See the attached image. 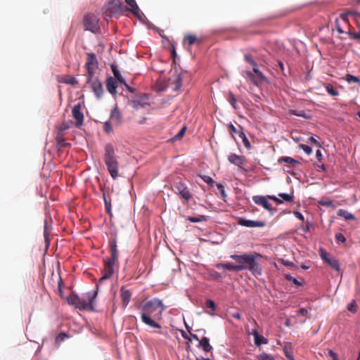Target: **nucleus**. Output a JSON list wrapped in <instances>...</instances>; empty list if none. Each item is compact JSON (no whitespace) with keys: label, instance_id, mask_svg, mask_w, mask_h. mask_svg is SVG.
Listing matches in <instances>:
<instances>
[{"label":"nucleus","instance_id":"nucleus-26","mask_svg":"<svg viewBox=\"0 0 360 360\" xmlns=\"http://www.w3.org/2000/svg\"><path fill=\"white\" fill-rule=\"evenodd\" d=\"M338 215L345 218L346 220H354L356 219L354 214L343 209L338 210Z\"/></svg>","mask_w":360,"mask_h":360},{"label":"nucleus","instance_id":"nucleus-38","mask_svg":"<svg viewBox=\"0 0 360 360\" xmlns=\"http://www.w3.org/2000/svg\"><path fill=\"white\" fill-rule=\"evenodd\" d=\"M239 136L241 138L242 141H243V143L244 144V146L247 148V149H250L251 148V145H250V143L249 141V140L248 139V138L246 137L245 134H244V132L241 131L240 134H239Z\"/></svg>","mask_w":360,"mask_h":360},{"label":"nucleus","instance_id":"nucleus-29","mask_svg":"<svg viewBox=\"0 0 360 360\" xmlns=\"http://www.w3.org/2000/svg\"><path fill=\"white\" fill-rule=\"evenodd\" d=\"M278 162L279 163H282V162L289 163L292 166H295L296 165L300 164V162L296 160L295 159L290 158V157H286V156L281 157L278 160Z\"/></svg>","mask_w":360,"mask_h":360},{"label":"nucleus","instance_id":"nucleus-47","mask_svg":"<svg viewBox=\"0 0 360 360\" xmlns=\"http://www.w3.org/2000/svg\"><path fill=\"white\" fill-rule=\"evenodd\" d=\"M258 359L259 360H275L273 356L268 354L265 352H262V354H260L258 356Z\"/></svg>","mask_w":360,"mask_h":360},{"label":"nucleus","instance_id":"nucleus-9","mask_svg":"<svg viewBox=\"0 0 360 360\" xmlns=\"http://www.w3.org/2000/svg\"><path fill=\"white\" fill-rule=\"evenodd\" d=\"M148 100V97L146 94H141L131 100L130 103L134 109L138 110L139 108H145L146 106L149 105Z\"/></svg>","mask_w":360,"mask_h":360},{"label":"nucleus","instance_id":"nucleus-43","mask_svg":"<svg viewBox=\"0 0 360 360\" xmlns=\"http://www.w3.org/2000/svg\"><path fill=\"white\" fill-rule=\"evenodd\" d=\"M111 123H112V122L108 120V121L105 122L103 124V131L107 134H109L112 131V127Z\"/></svg>","mask_w":360,"mask_h":360},{"label":"nucleus","instance_id":"nucleus-59","mask_svg":"<svg viewBox=\"0 0 360 360\" xmlns=\"http://www.w3.org/2000/svg\"><path fill=\"white\" fill-rule=\"evenodd\" d=\"M297 315L306 316L308 314L307 309L302 308L297 311Z\"/></svg>","mask_w":360,"mask_h":360},{"label":"nucleus","instance_id":"nucleus-31","mask_svg":"<svg viewBox=\"0 0 360 360\" xmlns=\"http://www.w3.org/2000/svg\"><path fill=\"white\" fill-rule=\"evenodd\" d=\"M349 15H352L354 17H356V16L360 17V13H358L355 11H347V12L341 13L340 17L344 22H348V16Z\"/></svg>","mask_w":360,"mask_h":360},{"label":"nucleus","instance_id":"nucleus-14","mask_svg":"<svg viewBox=\"0 0 360 360\" xmlns=\"http://www.w3.org/2000/svg\"><path fill=\"white\" fill-rule=\"evenodd\" d=\"M89 85L96 97L100 99L104 92L103 87L101 81L99 79L95 80L92 83L89 84Z\"/></svg>","mask_w":360,"mask_h":360},{"label":"nucleus","instance_id":"nucleus-54","mask_svg":"<svg viewBox=\"0 0 360 360\" xmlns=\"http://www.w3.org/2000/svg\"><path fill=\"white\" fill-rule=\"evenodd\" d=\"M103 199H104V202H105V210L108 214H110V212H111L110 202L107 200L105 194L103 195Z\"/></svg>","mask_w":360,"mask_h":360},{"label":"nucleus","instance_id":"nucleus-45","mask_svg":"<svg viewBox=\"0 0 360 360\" xmlns=\"http://www.w3.org/2000/svg\"><path fill=\"white\" fill-rule=\"evenodd\" d=\"M278 195L283 198V200L286 202H291L293 200L294 195L293 194L288 193H279Z\"/></svg>","mask_w":360,"mask_h":360},{"label":"nucleus","instance_id":"nucleus-46","mask_svg":"<svg viewBox=\"0 0 360 360\" xmlns=\"http://www.w3.org/2000/svg\"><path fill=\"white\" fill-rule=\"evenodd\" d=\"M186 130V127H182L181 129L179 131V132L177 133L173 137V140H174V141L180 140L184 136Z\"/></svg>","mask_w":360,"mask_h":360},{"label":"nucleus","instance_id":"nucleus-24","mask_svg":"<svg viewBox=\"0 0 360 360\" xmlns=\"http://www.w3.org/2000/svg\"><path fill=\"white\" fill-rule=\"evenodd\" d=\"M111 69H112V71L113 72V75L115 77V79L120 83V84H124V86H127V84L126 83L124 79L122 77V76L121 75L120 71L117 70L116 65H111Z\"/></svg>","mask_w":360,"mask_h":360},{"label":"nucleus","instance_id":"nucleus-28","mask_svg":"<svg viewBox=\"0 0 360 360\" xmlns=\"http://www.w3.org/2000/svg\"><path fill=\"white\" fill-rule=\"evenodd\" d=\"M56 141L57 143V146L58 148H64L69 145V143H66L63 134L61 132H59L56 138Z\"/></svg>","mask_w":360,"mask_h":360},{"label":"nucleus","instance_id":"nucleus-2","mask_svg":"<svg viewBox=\"0 0 360 360\" xmlns=\"http://www.w3.org/2000/svg\"><path fill=\"white\" fill-rule=\"evenodd\" d=\"M230 257L234 259L239 265V270H248L251 274L257 277L262 274V266L258 262V259L262 258L259 253L243 255H231Z\"/></svg>","mask_w":360,"mask_h":360},{"label":"nucleus","instance_id":"nucleus-50","mask_svg":"<svg viewBox=\"0 0 360 360\" xmlns=\"http://www.w3.org/2000/svg\"><path fill=\"white\" fill-rule=\"evenodd\" d=\"M335 238L337 243H345L346 241V238L341 233H337Z\"/></svg>","mask_w":360,"mask_h":360},{"label":"nucleus","instance_id":"nucleus-10","mask_svg":"<svg viewBox=\"0 0 360 360\" xmlns=\"http://www.w3.org/2000/svg\"><path fill=\"white\" fill-rule=\"evenodd\" d=\"M227 158L229 162L238 167H241L247 162L246 158L245 156L238 155L236 153H230Z\"/></svg>","mask_w":360,"mask_h":360},{"label":"nucleus","instance_id":"nucleus-3","mask_svg":"<svg viewBox=\"0 0 360 360\" xmlns=\"http://www.w3.org/2000/svg\"><path fill=\"white\" fill-rule=\"evenodd\" d=\"M103 161L111 177L115 179L118 176L119 162L114 147L111 143L105 146Z\"/></svg>","mask_w":360,"mask_h":360},{"label":"nucleus","instance_id":"nucleus-40","mask_svg":"<svg viewBox=\"0 0 360 360\" xmlns=\"http://www.w3.org/2000/svg\"><path fill=\"white\" fill-rule=\"evenodd\" d=\"M348 311L354 314L357 311V304L355 300H352L347 307Z\"/></svg>","mask_w":360,"mask_h":360},{"label":"nucleus","instance_id":"nucleus-39","mask_svg":"<svg viewBox=\"0 0 360 360\" xmlns=\"http://www.w3.org/2000/svg\"><path fill=\"white\" fill-rule=\"evenodd\" d=\"M289 113L290 115H294L298 117H302L304 118H308L309 117L306 115L304 110H290Z\"/></svg>","mask_w":360,"mask_h":360},{"label":"nucleus","instance_id":"nucleus-33","mask_svg":"<svg viewBox=\"0 0 360 360\" xmlns=\"http://www.w3.org/2000/svg\"><path fill=\"white\" fill-rule=\"evenodd\" d=\"M228 101L235 110H237L238 108V106L237 105V100L233 93L229 92Z\"/></svg>","mask_w":360,"mask_h":360},{"label":"nucleus","instance_id":"nucleus-55","mask_svg":"<svg viewBox=\"0 0 360 360\" xmlns=\"http://www.w3.org/2000/svg\"><path fill=\"white\" fill-rule=\"evenodd\" d=\"M217 187L219 190V191L220 192L221 195V197L222 198H226V194L225 193V191H224V187L222 184H217Z\"/></svg>","mask_w":360,"mask_h":360},{"label":"nucleus","instance_id":"nucleus-20","mask_svg":"<svg viewBox=\"0 0 360 360\" xmlns=\"http://www.w3.org/2000/svg\"><path fill=\"white\" fill-rule=\"evenodd\" d=\"M120 296L122 305L124 307H126L131 300V292L130 290L125 289L124 287H122L120 289Z\"/></svg>","mask_w":360,"mask_h":360},{"label":"nucleus","instance_id":"nucleus-32","mask_svg":"<svg viewBox=\"0 0 360 360\" xmlns=\"http://www.w3.org/2000/svg\"><path fill=\"white\" fill-rule=\"evenodd\" d=\"M324 86H325L327 92L330 95H331L333 96H336L339 94L338 91L336 89H335L332 84H330L329 83H326L324 84Z\"/></svg>","mask_w":360,"mask_h":360},{"label":"nucleus","instance_id":"nucleus-61","mask_svg":"<svg viewBox=\"0 0 360 360\" xmlns=\"http://www.w3.org/2000/svg\"><path fill=\"white\" fill-rule=\"evenodd\" d=\"M309 141L311 142V143H313L314 144H316V146H318L319 147L321 146V143L316 139H314L313 136H311L309 139Z\"/></svg>","mask_w":360,"mask_h":360},{"label":"nucleus","instance_id":"nucleus-64","mask_svg":"<svg viewBox=\"0 0 360 360\" xmlns=\"http://www.w3.org/2000/svg\"><path fill=\"white\" fill-rule=\"evenodd\" d=\"M316 156L319 161H321V160L323 158V155L320 150H317L316 151Z\"/></svg>","mask_w":360,"mask_h":360},{"label":"nucleus","instance_id":"nucleus-23","mask_svg":"<svg viewBox=\"0 0 360 360\" xmlns=\"http://www.w3.org/2000/svg\"><path fill=\"white\" fill-rule=\"evenodd\" d=\"M198 341V347H201L205 352H208L212 347L209 343V339H196Z\"/></svg>","mask_w":360,"mask_h":360},{"label":"nucleus","instance_id":"nucleus-62","mask_svg":"<svg viewBox=\"0 0 360 360\" xmlns=\"http://www.w3.org/2000/svg\"><path fill=\"white\" fill-rule=\"evenodd\" d=\"M231 316L238 319V320H240L241 319V314L239 311H236L235 313H233L231 314Z\"/></svg>","mask_w":360,"mask_h":360},{"label":"nucleus","instance_id":"nucleus-48","mask_svg":"<svg viewBox=\"0 0 360 360\" xmlns=\"http://www.w3.org/2000/svg\"><path fill=\"white\" fill-rule=\"evenodd\" d=\"M205 307L207 308L211 309L212 311L216 310V304L212 300H207L205 302Z\"/></svg>","mask_w":360,"mask_h":360},{"label":"nucleus","instance_id":"nucleus-41","mask_svg":"<svg viewBox=\"0 0 360 360\" xmlns=\"http://www.w3.org/2000/svg\"><path fill=\"white\" fill-rule=\"evenodd\" d=\"M244 74L255 85L257 86V80L253 73L250 71H245Z\"/></svg>","mask_w":360,"mask_h":360},{"label":"nucleus","instance_id":"nucleus-13","mask_svg":"<svg viewBox=\"0 0 360 360\" xmlns=\"http://www.w3.org/2000/svg\"><path fill=\"white\" fill-rule=\"evenodd\" d=\"M72 115L77 122V126L79 127L83 124L84 115L81 112V105H75L72 110Z\"/></svg>","mask_w":360,"mask_h":360},{"label":"nucleus","instance_id":"nucleus-35","mask_svg":"<svg viewBox=\"0 0 360 360\" xmlns=\"http://www.w3.org/2000/svg\"><path fill=\"white\" fill-rule=\"evenodd\" d=\"M187 221H189L191 222L196 223V222H201V221H205L207 220V217L204 215H200L198 217H188L186 218Z\"/></svg>","mask_w":360,"mask_h":360},{"label":"nucleus","instance_id":"nucleus-5","mask_svg":"<svg viewBox=\"0 0 360 360\" xmlns=\"http://www.w3.org/2000/svg\"><path fill=\"white\" fill-rule=\"evenodd\" d=\"M172 191L184 200L186 202H188L193 195L187 186L181 181H176L172 186Z\"/></svg>","mask_w":360,"mask_h":360},{"label":"nucleus","instance_id":"nucleus-56","mask_svg":"<svg viewBox=\"0 0 360 360\" xmlns=\"http://www.w3.org/2000/svg\"><path fill=\"white\" fill-rule=\"evenodd\" d=\"M319 204L323 205V206H326V207H331V206H333V202L332 200H321L319 202Z\"/></svg>","mask_w":360,"mask_h":360},{"label":"nucleus","instance_id":"nucleus-4","mask_svg":"<svg viewBox=\"0 0 360 360\" xmlns=\"http://www.w3.org/2000/svg\"><path fill=\"white\" fill-rule=\"evenodd\" d=\"M96 296V291L88 292L82 297L75 294H72L68 297V302L70 304L74 305L80 310H92L93 303Z\"/></svg>","mask_w":360,"mask_h":360},{"label":"nucleus","instance_id":"nucleus-37","mask_svg":"<svg viewBox=\"0 0 360 360\" xmlns=\"http://www.w3.org/2000/svg\"><path fill=\"white\" fill-rule=\"evenodd\" d=\"M198 41L197 37L193 34H188L184 37V42H187L189 46H192Z\"/></svg>","mask_w":360,"mask_h":360},{"label":"nucleus","instance_id":"nucleus-12","mask_svg":"<svg viewBox=\"0 0 360 360\" xmlns=\"http://www.w3.org/2000/svg\"><path fill=\"white\" fill-rule=\"evenodd\" d=\"M238 224L246 226V227H264L266 224L263 221H255L250 219H246L243 218H240L238 219Z\"/></svg>","mask_w":360,"mask_h":360},{"label":"nucleus","instance_id":"nucleus-7","mask_svg":"<svg viewBox=\"0 0 360 360\" xmlns=\"http://www.w3.org/2000/svg\"><path fill=\"white\" fill-rule=\"evenodd\" d=\"M320 256L321 259L326 262L330 266L339 271H340V264L338 259L335 257H331L328 253H327L324 250H320Z\"/></svg>","mask_w":360,"mask_h":360},{"label":"nucleus","instance_id":"nucleus-8","mask_svg":"<svg viewBox=\"0 0 360 360\" xmlns=\"http://www.w3.org/2000/svg\"><path fill=\"white\" fill-rule=\"evenodd\" d=\"M104 269L103 271V276L100 278L99 282L103 281V280L110 278L112 274H114V266L117 262H112L108 259H104Z\"/></svg>","mask_w":360,"mask_h":360},{"label":"nucleus","instance_id":"nucleus-22","mask_svg":"<svg viewBox=\"0 0 360 360\" xmlns=\"http://www.w3.org/2000/svg\"><path fill=\"white\" fill-rule=\"evenodd\" d=\"M283 350L288 360H295L292 355V345L290 342H286L283 346Z\"/></svg>","mask_w":360,"mask_h":360},{"label":"nucleus","instance_id":"nucleus-42","mask_svg":"<svg viewBox=\"0 0 360 360\" xmlns=\"http://www.w3.org/2000/svg\"><path fill=\"white\" fill-rule=\"evenodd\" d=\"M347 34L349 37V38L354 40L360 41V30L357 32L349 31L347 32Z\"/></svg>","mask_w":360,"mask_h":360},{"label":"nucleus","instance_id":"nucleus-21","mask_svg":"<svg viewBox=\"0 0 360 360\" xmlns=\"http://www.w3.org/2000/svg\"><path fill=\"white\" fill-rule=\"evenodd\" d=\"M218 269H226L229 271H240L238 263L232 264L231 263H218L215 265Z\"/></svg>","mask_w":360,"mask_h":360},{"label":"nucleus","instance_id":"nucleus-11","mask_svg":"<svg viewBox=\"0 0 360 360\" xmlns=\"http://www.w3.org/2000/svg\"><path fill=\"white\" fill-rule=\"evenodd\" d=\"M267 196L255 195L252 197V200L255 204L262 206L264 209L271 212L273 208L267 200Z\"/></svg>","mask_w":360,"mask_h":360},{"label":"nucleus","instance_id":"nucleus-18","mask_svg":"<svg viewBox=\"0 0 360 360\" xmlns=\"http://www.w3.org/2000/svg\"><path fill=\"white\" fill-rule=\"evenodd\" d=\"M117 81L112 77H109L106 79V88L110 94L115 95L117 94Z\"/></svg>","mask_w":360,"mask_h":360},{"label":"nucleus","instance_id":"nucleus-49","mask_svg":"<svg viewBox=\"0 0 360 360\" xmlns=\"http://www.w3.org/2000/svg\"><path fill=\"white\" fill-rule=\"evenodd\" d=\"M49 233H50V229L48 226L47 221L45 220L44 221V236L46 241L48 240V236H49Z\"/></svg>","mask_w":360,"mask_h":360},{"label":"nucleus","instance_id":"nucleus-63","mask_svg":"<svg viewBox=\"0 0 360 360\" xmlns=\"http://www.w3.org/2000/svg\"><path fill=\"white\" fill-rule=\"evenodd\" d=\"M229 129L231 133H237V129L232 123L229 124Z\"/></svg>","mask_w":360,"mask_h":360},{"label":"nucleus","instance_id":"nucleus-6","mask_svg":"<svg viewBox=\"0 0 360 360\" xmlns=\"http://www.w3.org/2000/svg\"><path fill=\"white\" fill-rule=\"evenodd\" d=\"M99 19L97 15L93 13H88L84 18V30L96 33L99 30Z\"/></svg>","mask_w":360,"mask_h":360},{"label":"nucleus","instance_id":"nucleus-34","mask_svg":"<svg viewBox=\"0 0 360 360\" xmlns=\"http://www.w3.org/2000/svg\"><path fill=\"white\" fill-rule=\"evenodd\" d=\"M174 90L178 91L181 89L182 86V77L181 75H177L176 79L174 81Z\"/></svg>","mask_w":360,"mask_h":360},{"label":"nucleus","instance_id":"nucleus-16","mask_svg":"<svg viewBox=\"0 0 360 360\" xmlns=\"http://www.w3.org/2000/svg\"><path fill=\"white\" fill-rule=\"evenodd\" d=\"M110 121L115 125H120L122 122L121 112L117 106L111 111Z\"/></svg>","mask_w":360,"mask_h":360},{"label":"nucleus","instance_id":"nucleus-60","mask_svg":"<svg viewBox=\"0 0 360 360\" xmlns=\"http://www.w3.org/2000/svg\"><path fill=\"white\" fill-rule=\"evenodd\" d=\"M245 60L247 63H248L249 64L252 61L254 60V59L252 58V56L250 55V54H245Z\"/></svg>","mask_w":360,"mask_h":360},{"label":"nucleus","instance_id":"nucleus-51","mask_svg":"<svg viewBox=\"0 0 360 360\" xmlns=\"http://www.w3.org/2000/svg\"><path fill=\"white\" fill-rule=\"evenodd\" d=\"M285 278L286 280H288V281L292 282V283H294L295 285H301V283H300L296 278H293L292 276H291L289 274H286L285 276Z\"/></svg>","mask_w":360,"mask_h":360},{"label":"nucleus","instance_id":"nucleus-17","mask_svg":"<svg viewBox=\"0 0 360 360\" xmlns=\"http://www.w3.org/2000/svg\"><path fill=\"white\" fill-rule=\"evenodd\" d=\"M110 257L107 259L112 262H117L118 259V251L117 249V242L115 239H112L110 241Z\"/></svg>","mask_w":360,"mask_h":360},{"label":"nucleus","instance_id":"nucleus-1","mask_svg":"<svg viewBox=\"0 0 360 360\" xmlns=\"http://www.w3.org/2000/svg\"><path fill=\"white\" fill-rule=\"evenodd\" d=\"M138 309L141 311V319L145 324L154 328H160V325L156 321L162 319V314L165 309L161 300L154 298L142 302L139 304Z\"/></svg>","mask_w":360,"mask_h":360},{"label":"nucleus","instance_id":"nucleus-53","mask_svg":"<svg viewBox=\"0 0 360 360\" xmlns=\"http://www.w3.org/2000/svg\"><path fill=\"white\" fill-rule=\"evenodd\" d=\"M299 146L308 155H310L312 153L311 148L307 145L300 144Z\"/></svg>","mask_w":360,"mask_h":360},{"label":"nucleus","instance_id":"nucleus-27","mask_svg":"<svg viewBox=\"0 0 360 360\" xmlns=\"http://www.w3.org/2000/svg\"><path fill=\"white\" fill-rule=\"evenodd\" d=\"M254 75L257 80V86L262 82L266 81V77L264 75V74L257 68H253Z\"/></svg>","mask_w":360,"mask_h":360},{"label":"nucleus","instance_id":"nucleus-25","mask_svg":"<svg viewBox=\"0 0 360 360\" xmlns=\"http://www.w3.org/2000/svg\"><path fill=\"white\" fill-rule=\"evenodd\" d=\"M126 4L131 7L130 11L135 15L139 12V8L135 0H124Z\"/></svg>","mask_w":360,"mask_h":360},{"label":"nucleus","instance_id":"nucleus-44","mask_svg":"<svg viewBox=\"0 0 360 360\" xmlns=\"http://www.w3.org/2000/svg\"><path fill=\"white\" fill-rule=\"evenodd\" d=\"M205 183H207L208 185L212 186L214 184V181L213 179L209 176L207 175H200L199 176Z\"/></svg>","mask_w":360,"mask_h":360},{"label":"nucleus","instance_id":"nucleus-52","mask_svg":"<svg viewBox=\"0 0 360 360\" xmlns=\"http://www.w3.org/2000/svg\"><path fill=\"white\" fill-rule=\"evenodd\" d=\"M268 339H255V344L259 348L262 345L268 344Z\"/></svg>","mask_w":360,"mask_h":360},{"label":"nucleus","instance_id":"nucleus-30","mask_svg":"<svg viewBox=\"0 0 360 360\" xmlns=\"http://www.w3.org/2000/svg\"><path fill=\"white\" fill-rule=\"evenodd\" d=\"M87 70V81L86 84H89L94 82L95 80H98L97 77H94L95 69L94 68H88Z\"/></svg>","mask_w":360,"mask_h":360},{"label":"nucleus","instance_id":"nucleus-57","mask_svg":"<svg viewBox=\"0 0 360 360\" xmlns=\"http://www.w3.org/2000/svg\"><path fill=\"white\" fill-rule=\"evenodd\" d=\"M328 354L333 359V360H338V355L333 350L329 349Z\"/></svg>","mask_w":360,"mask_h":360},{"label":"nucleus","instance_id":"nucleus-19","mask_svg":"<svg viewBox=\"0 0 360 360\" xmlns=\"http://www.w3.org/2000/svg\"><path fill=\"white\" fill-rule=\"evenodd\" d=\"M87 60L85 63L86 68H94L96 69L98 67V61L96 57L95 53H87Z\"/></svg>","mask_w":360,"mask_h":360},{"label":"nucleus","instance_id":"nucleus-58","mask_svg":"<svg viewBox=\"0 0 360 360\" xmlns=\"http://www.w3.org/2000/svg\"><path fill=\"white\" fill-rule=\"evenodd\" d=\"M267 198L269 199H271L275 202H276L278 204H281L283 203V200L278 198L277 197H276L275 195H267Z\"/></svg>","mask_w":360,"mask_h":360},{"label":"nucleus","instance_id":"nucleus-15","mask_svg":"<svg viewBox=\"0 0 360 360\" xmlns=\"http://www.w3.org/2000/svg\"><path fill=\"white\" fill-rule=\"evenodd\" d=\"M57 81L59 83H63L66 84H70L75 86L78 84V80L70 75H62L57 77Z\"/></svg>","mask_w":360,"mask_h":360},{"label":"nucleus","instance_id":"nucleus-36","mask_svg":"<svg viewBox=\"0 0 360 360\" xmlns=\"http://www.w3.org/2000/svg\"><path fill=\"white\" fill-rule=\"evenodd\" d=\"M345 80L349 83H357L360 84V78L349 74L345 75Z\"/></svg>","mask_w":360,"mask_h":360}]
</instances>
